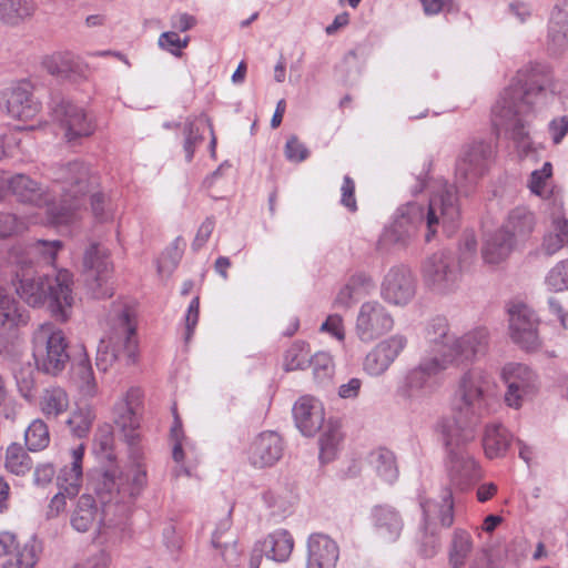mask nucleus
<instances>
[{
    "label": "nucleus",
    "instance_id": "obj_34",
    "mask_svg": "<svg viewBox=\"0 0 568 568\" xmlns=\"http://www.w3.org/2000/svg\"><path fill=\"white\" fill-rule=\"evenodd\" d=\"M39 406L48 419H55L69 409V395L59 386L45 388L40 397Z\"/></svg>",
    "mask_w": 568,
    "mask_h": 568
},
{
    "label": "nucleus",
    "instance_id": "obj_5",
    "mask_svg": "<svg viewBox=\"0 0 568 568\" xmlns=\"http://www.w3.org/2000/svg\"><path fill=\"white\" fill-rule=\"evenodd\" d=\"M51 179L55 205L49 209V220L55 225L68 224L84 196L99 186V176L88 163L74 160L53 168Z\"/></svg>",
    "mask_w": 568,
    "mask_h": 568
},
{
    "label": "nucleus",
    "instance_id": "obj_43",
    "mask_svg": "<svg viewBox=\"0 0 568 568\" xmlns=\"http://www.w3.org/2000/svg\"><path fill=\"white\" fill-rule=\"evenodd\" d=\"M32 467V462L19 444H11L6 454V468L14 475H24Z\"/></svg>",
    "mask_w": 568,
    "mask_h": 568
},
{
    "label": "nucleus",
    "instance_id": "obj_42",
    "mask_svg": "<svg viewBox=\"0 0 568 568\" xmlns=\"http://www.w3.org/2000/svg\"><path fill=\"white\" fill-rule=\"evenodd\" d=\"M94 419L95 415L90 407H80L72 412L67 419V425L73 436L84 438L90 433Z\"/></svg>",
    "mask_w": 568,
    "mask_h": 568
},
{
    "label": "nucleus",
    "instance_id": "obj_39",
    "mask_svg": "<svg viewBox=\"0 0 568 568\" xmlns=\"http://www.w3.org/2000/svg\"><path fill=\"white\" fill-rule=\"evenodd\" d=\"M536 219L532 212L526 207H516L509 215L506 224L501 229H507L513 235V240L528 236L535 229Z\"/></svg>",
    "mask_w": 568,
    "mask_h": 568
},
{
    "label": "nucleus",
    "instance_id": "obj_7",
    "mask_svg": "<svg viewBox=\"0 0 568 568\" xmlns=\"http://www.w3.org/2000/svg\"><path fill=\"white\" fill-rule=\"evenodd\" d=\"M489 334L484 327L476 328L460 337H450L428 347L422 359L437 374L450 366L473 362L488 349Z\"/></svg>",
    "mask_w": 568,
    "mask_h": 568
},
{
    "label": "nucleus",
    "instance_id": "obj_23",
    "mask_svg": "<svg viewBox=\"0 0 568 568\" xmlns=\"http://www.w3.org/2000/svg\"><path fill=\"white\" fill-rule=\"evenodd\" d=\"M283 440L275 432H263L252 442L248 449V460L255 468L275 465L283 455Z\"/></svg>",
    "mask_w": 568,
    "mask_h": 568
},
{
    "label": "nucleus",
    "instance_id": "obj_46",
    "mask_svg": "<svg viewBox=\"0 0 568 568\" xmlns=\"http://www.w3.org/2000/svg\"><path fill=\"white\" fill-rule=\"evenodd\" d=\"M547 51L552 57H560L568 49V29L549 26L547 34Z\"/></svg>",
    "mask_w": 568,
    "mask_h": 568
},
{
    "label": "nucleus",
    "instance_id": "obj_20",
    "mask_svg": "<svg viewBox=\"0 0 568 568\" xmlns=\"http://www.w3.org/2000/svg\"><path fill=\"white\" fill-rule=\"evenodd\" d=\"M407 346L404 335L395 334L377 343L365 356L363 368L371 376L383 375Z\"/></svg>",
    "mask_w": 568,
    "mask_h": 568
},
{
    "label": "nucleus",
    "instance_id": "obj_53",
    "mask_svg": "<svg viewBox=\"0 0 568 568\" xmlns=\"http://www.w3.org/2000/svg\"><path fill=\"white\" fill-rule=\"evenodd\" d=\"M75 375L82 383V392L88 396H93L97 393V384L88 358H83L77 364Z\"/></svg>",
    "mask_w": 568,
    "mask_h": 568
},
{
    "label": "nucleus",
    "instance_id": "obj_6",
    "mask_svg": "<svg viewBox=\"0 0 568 568\" xmlns=\"http://www.w3.org/2000/svg\"><path fill=\"white\" fill-rule=\"evenodd\" d=\"M17 267L19 296L33 307L49 298L52 316L60 322H65L73 303L72 274L68 270H59L53 277L48 274L40 276L30 266Z\"/></svg>",
    "mask_w": 568,
    "mask_h": 568
},
{
    "label": "nucleus",
    "instance_id": "obj_41",
    "mask_svg": "<svg viewBox=\"0 0 568 568\" xmlns=\"http://www.w3.org/2000/svg\"><path fill=\"white\" fill-rule=\"evenodd\" d=\"M43 69L58 78L71 79L72 73L78 71L79 64L74 62L69 53H54L42 60Z\"/></svg>",
    "mask_w": 568,
    "mask_h": 568
},
{
    "label": "nucleus",
    "instance_id": "obj_1",
    "mask_svg": "<svg viewBox=\"0 0 568 568\" xmlns=\"http://www.w3.org/2000/svg\"><path fill=\"white\" fill-rule=\"evenodd\" d=\"M490 375L479 367L465 372L453 396V417L440 428L448 452V474L452 485L464 490L480 478L475 459L463 448L474 440L477 427L489 415Z\"/></svg>",
    "mask_w": 568,
    "mask_h": 568
},
{
    "label": "nucleus",
    "instance_id": "obj_24",
    "mask_svg": "<svg viewBox=\"0 0 568 568\" xmlns=\"http://www.w3.org/2000/svg\"><path fill=\"white\" fill-rule=\"evenodd\" d=\"M339 548L328 535L314 532L307 539L306 568H335Z\"/></svg>",
    "mask_w": 568,
    "mask_h": 568
},
{
    "label": "nucleus",
    "instance_id": "obj_37",
    "mask_svg": "<svg viewBox=\"0 0 568 568\" xmlns=\"http://www.w3.org/2000/svg\"><path fill=\"white\" fill-rule=\"evenodd\" d=\"M34 8L27 0H0V21L17 27L33 14Z\"/></svg>",
    "mask_w": 568,
    "mask_h": 568
},
{
    "label": "nucleus",
    "instance_id": "obj_3",
    "mask_svg": "<svg viewBox=\"0 0 568 568\" xmlns=\"http://www.w3.org/2000/svg\"><path fill=\"white\" fill-rule=\"evenodd\" d=\"M146 485V470L136 465L126 475L116 476L114 470L98 474L92 481V489L99 503L91 494L81 495L70 514L71 527L81 534H104V528L119 521L106 519L112 507H118V516L124 517L131 504Z\"/></svg>",
    "mask_w": 568,
    "mask_h": 568
},
{
    "label": "nucleus",
    "instance_id": "obj_12",
    "mask_svg": "<svg viewBox=\"0 0 568 568\" xmlns=\"http://www.w3.org/2000/svg\"><path fill=\"white\" fill-rule=\"evenodd\" d=\"M83 270L85 284L94 298L111 297L113 286L111 277L113 264L110 261V252L100 243H92L83 255Z\"/></svg>",
    "mask_w": 568,
    "mask_h": 568
},
{
    "label": "nucleus",
    "instance_id": "obj_61",
    "mask_svg": "<svg viewBox=\"0 0 568 568\" xmlns=\"http://www.w3.org/2000/svg\"><path fill=\"white\" fill-rule=\"evenodd\" d=\"M322 332L329 333L338 341H344L345 331L343 324V317L338 314H332L327 316L326 321L321 326Z\"/></svg>",
    "mask_w": 568,
    "mask_h": 568
},
{
    "label": "nucleus",
    "instance_id": "obj_28",
    "mask_svg": "<svg viewBox=\"0 0 568 568\" xmlns=\"http://www.w3.org/2000/svg\"><path fill=\"white\" fill-rule=\"evenodd\" d=\"M372 520L376 532L386 541L397 540L404 527L399 513L388 505L375 506L372 509Z\"/></svg>",
    "mask_w": 568,
    "mask_h": 568
},
{
    "label": "nucleus",
    "instance_id": "obj_44",
    "mask_svg": "<svg viewBox=\"0 0 568 568\" xmlns=\"http://www.w3.org/2000/svg\"><path fill=\"white\" fill-rule=\"evenodd\" d=\"M24 439L29 450L44 449L50 443L47 424L42 419H34L27 428Z\"/></svg>",
    "mask_w": 568,
    "mask_h": 568
},
{
    "label": "nucleus",
    "instance_id": "obj_10",
    "mask_svg": "<svg viewBox=\"0 0 568 568\" xmlns=\"http://www.w3.org/2000/svg\"><path fill=\"white\" fill-rule=\"evenodd\" d=\"M494 158L495 150L487 141L475 140L463 145L455 168L458 191L467 195L489 171Z\"/></svg>",
    "mask_w": 568,
    "mask_h": 568
},
{
    "label": "nucleus",
    "instance_id": "obj_22",
    "mask_svg": "<svg viewBox=\"0 0 568 568\" xmlns=\"http://www.w3.org/2000/svg\"><path fill=\"white\" fill-rule=\"evenodd\" d=\"M8 190L22 203L45 206L48 214L50 206L55 205L51 187H43L38 181L22 173L9 176Z\"/></svg>",
    "mask_w": 568,
    "mask_h": 568
},
{
    "label": "nucleus",
    "instance_id": "obj_29",
    "mask_svg": "<svg viewBox=\"0 0 568 568\" xmlns=\"http://www.w3.org/2000/svg\"><path fill=\"white\" fill-rule=\"evenodd\" d=\"M565 247H568V219L560 212H554L540 250L545 255L552 256Z\"/></svg>",
    "mask_w": 568,
    "mask_h": 568
},
{
    "label": "nucleus",
    "instance_id": "obj_17",
    "mask_svg": "<svg viewBox=\"0 0 568 568\" xmlns=\"http://www.w3.org/2000/svg\"><path fill=\"white\" fill-rule=\"evenodd\" d=\"M0 109L13 119L28 121L40 112L41 103L33 95V85L22 80L0 91Z\"/></svg>",
    "mask_w": 568,
    "mask_h": 568
},
{
    "label": "nucleus",
    "instance_id": "obj_40",
    "mask_svg": "<svg viewBox=\"0 0 568 568\" xmlns=\"http://www.w3.org/2000/svg\"><path fill=\"white\" fill-rule=\"evenodd\" d=\"M28 316L19 308L18 302L0 286V331L26 324Z\"/></svg>",
    "mask_w": 568,
    "mask_h": 568
},
{
    "label": "nucleus",
    "instance_id": "obj_59",
    "mask_svg": "<svg viewBox=\"0 0 568 568\" xmlns=\"http://www.w3.org/2000/svg\"><path fill=\"white\" fill-rule=\"evenodd\" d=\"M214 548L220 550L222 559L227 565H237L242 551L237 548L235 538H227L222 541L221 546Z\"/></svg>",
    "mask_w": 568,
    "mask_h": 568
},
{
    "label": "nucleus",
    "instance_id": "obj_49",
    "mask_svg": "<svg viewBox=\"0 0 568 568\" xmlns=\"http://www.w3.org/2000/svg\"><path fill=\"white\" fill-rule=\"evenodd\" d=\"M545 282L555 292L568 290V258L558 262L551 267Z\"/></svg>",
    "mask_w": 568,
    "mask_h": 568
},
{
    "label": "nucleus",
    "instance_id": "obj_63",
    "mask_svg": "<svg viewBox=\"0 0 568 568\" xmlns=\"http://www.w3.org/2000/svg\"><path fill=\"white\" fill-rule=\"evenodd\" d=\"M358 294L354 291V288L346 283L337 293L334 300V306L337 308L348 310L353 306Z\"/></svg>",
    "mask_w": 568,
    "mask_h": 568
},
{
    "label": "nucleus",
    "instance_id": "obj_14",
    "mask_svg": "<svg viewBox=\"0 0 568 568\" xmlns=\"http://www.w3.org/2000/svg\"><path fill=\"white\" fill-rule=\"evenodd\" d=\"M507 312L511 341L526 352H537L541 347V338L536 313L523 302L509 303Z\"/></svg>",
    "mask_w": 568,
    "mask_h": 568
},
{
    "label": "nucleus",
    "instance_id": "obj_31",
    "mask_svg": "<svg viewBox=\"0 0 568 568\" xmlns=\"http://www.w3.org/2000/svg\"><path fill=\"white\" fill-rule=\"evenodd\" d=\"M515 245L513 235L507 229H499L489 234L481 248V255L486 263L498 264L507 258Z\"/></svg>",
    "mask_w": 568,
    "mask_h": 568
},
{
    "label": "nucleus",
    "instance_id": "obj_30",
    "mask_svg": "<svg viewBox=\"0 0 568 568\" xmlns=\"http://www.w3.org/2000/svg\"><path fill=\"white\" fill-rule=\"evenodd\" d=\"M480 549L481 548L474 554V539L470 532L462 528H456L453 531L448 547L449 568H465L467 562L469 565Z\"/></svg>",
    "mask_w": 568,
    "mask_h": 568
},
{
    "label": "nucleus",
    "instance_id": "obj_16",
    "mask_svg": "<svg viewBox=\"0 0 568 568\" xmlns=\"http://www.w3.org/2000/svg\"><path fill=\"white\" fill-rule=\"evenodd\" d=\"M52 113L64 131L68 143L77 144L95 131L97 125L92 115L84 108L69 100L61 99L52 108Z\"/></svg>",
    "mask_w": 568,
    "mask_h": 568
},
{
    "label": "nucleus",
    "instance_id": "obj_54",
    "mask_svg": "<svg viewBox=\"0 0 568 568\" xmlns=\"http://www.w3.org/2000/svg\"><path fill=\"white\" fill-rule=\"evenodd\" d=\"M477 240L474 234H465L459 244V255L457 256L458 263L464 268H467L476 257Z\"/></svg>",
    "mask_w": 568,
    "mask_h": 568
},
{
    "label": "nucleus",
    "instance_id": "obj_9",
    "mask_svg": "<svg viewBox=\"0 0 568 568\" xmlns=\"http://www.w3.org/2000/svg\"><path fill=\"white\" fill-rule=\"evenodd\" d=\"M32 354L37 368L57 376L70 362L64 333L52 323L38 325L32 334Z\"/></svg>",
    "mask_w": 568,
    "mask_h": 568
},
{
    "label": "nucleus",
    "instance_id": "obj_45",
    "mask_svg": "<svg viewBox=\"0 0 568 568\" xmlns=\"http://www.w3.org/2000/svg\"><path fill=\"white\" fill-rule=\"evenodd\" d=\"M310 357L308 345L304 342H295L285 353L286 371L305 369Z\"/></svg>",
    "mask_w": 568,
    "mask_h": 568
},
{
    "label": "nucleus",
    "instance_id": "obj_25",
    "mask_svg": "<svg viewBox=\"0 0 568 568\" xmlns=\"http://www.w3.org/2000/svg\"><path fill=\"white\" fill-rule=\"evenodd\" d=\"M419 506L427 529L436 523L444 528H449L454 524V498L450 488L443 489L439 500L420 497Z\"/></svg>",
    "mask_w": 568,
    "mask_h": 568
},
{
    "label": "nucleus",
    "instance_id": "obj_50",
    "mask_svg": "<svg viewBox=\"0 0 568 568\" xmlns=\"http://www.w3.org/2000/svg\"><path fill=\"white\" fill-rule=\"evenodd\" d=\"M440 548V538L435 531L434 527L427 529V525H424L422 538L419 540L418 554L423 558L429 559L437 555Z\"/></svg>",
    "mask_w": 568,
    "mask_h": 568
},
{
    "label": "nucleus",
    "instance_id": "obj_64",
    "mask_svg": "<svg viewBox=\"0 0 568 568\" xmlns=\"http://www.w3.org/2000/svg\"><path fill=\"white\" fill-rule=\"evenodd\" d=\"M469 568H499V566L494 561L490 550L483 547L471 559Z\"/></svg>",
    "mask_w": 568,
    "mask_h": 568
},
{
    "label": "nucleus",
    "instance_id": "obj_58",
    "mask_svg": "<svg viewBox=\"0 0 568 568\" xmlns=\"http://www.w3.org/2000/svg\"><path fill=\"white\" fill-rule=\"evenodd\" d=\"M24 227L14 214L9 212H0V237H7L20 232Z\"/></svg>",
    "mask_w": 568,
    "mask_h": 568
},
{
    "label": "nucleus",
    "instance_id": "obj_47",
    "mask_svg": "<svg viewBox=\"0 0 568 568\" xmlns=\"http://www.w3.org/2000/svg\"><path fill=\"white\" fill-rule=\"evenodd\" d=\"M307 366L313 368L314 377L320 383L329 379L334 372L332 357L325 352H318L310 357Z\"/></svg>",
    "mask_w": 568,
    "mask_h": 568
},
{
    "label": "nucleus",
    "instance_id": "obj_55",
    "mask_svg": "<svg viewBox=\"0 0 568 568\" xmlns=\"http://www.w3.org/2000/svg\"><path fill=\"white\" fill-rule=\"evenodd\" d=\"M284 153L288 161L295 163L305 161L310 155L308 149L298 140L296 135H291L287 139Z\"/></svg>",
    "mask_w": 568,
    "mask_h": 568
},
{
    "label": "nucleus",
    "instance_id": "obj_38",
    "mask_svg": "<svg viewBox=\"0 0 568 568\" xmlns=\"http://www.w3.org/2000/svg\"><path fill=\"white\" fill-rule=\"evenodd\" d=\"M41 546L36 539H30L22 546L18 544L3 568H34L39 560Z\"/></svg>",
    "mask_w": 568,
    "mask_h": 568
},
{
    "label": "nucleus",
    "instance_id": "obj_60",
    "mask_svg": "<svg viewBox=\"0 0 568 568\" xmlns=\"http://www.w3.org/2000/svg\"><path fill=\"white\" fill-rule=\"evenodd\" d=\"M199 313H200V297L195 296L189 307L187 312L185 314V342H189L194 333V328L199 322Z\"/></svg>",
    "mask_w": 568,
    "mask_h": 568
},
{
    "label": "nucleus",
    "instance_id": "obj_56",
    "mask_svg": "<svg viewBox=\"0 0 568 568\" xmlns=\"http://www.w3.org/2000/svg\"><path fill=\"white\" fill-rule=\"evenodd\" d=\"M184 151L185 159L190 162L193 159L195 146L202 141V135L200 133V129L195 122L190 121L184 126Z\"/></svg>",
    "mask_w": 568,
    "mask_h": 568
},
{
    "label": "nucleus",
    "instance_id": "obj_13",
    "mask_svg": "<svg viewBox=\"0 0 568 568\" xmlns=\"http://www.w3.org/2000/svg\"><path fill=\"white\" fill-rule=\"evenodd\" d=\"M438 374L423 359L404 376L396 388V395L404 406L412 410L418 409L437 389Z\"/></svg>",
    "mask_w": 568,
    "mask_h": 568
},
{
    "label": "nucleus",
    "instance_id": "obj_19",
    "mask_svg": "<svg viewBox=\"0 0 568 568\" xmlns=\"http://www.w3.org/2000/svg\"><path fill=\"white\" fill-rule=\"evenodd\" d=\"M62 247L59 240H37L30 244L17 243L8 252V262L16 266L52 265Z\"/></svg>",
    "mask_w": 568,
    "mask_h": 568
},
{
    "label": "nucleus",
    "instance_id": "obj_8",
    "mask_svg": "<svg viewBox=\"0 0 568 568\" xmlns=\"http://www.w3.org/2000/svg\"><path fill=\"white\" fill-rule=\"evenodd\" d=\"M138 339L135 327L128 311L119 316L118 327L106 339H101L97 351L95 365L99 371L108 372L114 365L119 368L135 364Z\"/></svg>",
    "mask_w": 568,
    "mask_h": 568
},
{
    "label": "nucleus",
    "instance_id": "obj_27",
    "mask_svg": "<svg viewBox=\"0 0 568 568\" xmlns=\"http://www.w3.org/2000/svg\"><path fill=\"white\" fill-rule=\"evenodd\" d=\"M83 456L84 445L80 444L71 450L70 463L63 466L57 476L59 489L64 490L68 495V498L78 496L81 489L83 481Z\"/></svg>",
    "mask_w": 568,
    "mask_h": 568
},
{
    "label": "nucleus",
    "instance_id": "obj_33",
    "mask_svg": "<svg viewBox=\"0 0 568 568\" xmlns=\"http://www.w3.org/2000/svg\"><path fill=\"white\" fill-rule=\"evenodd\" d=\"M114 424L121 429L125 443L129 445L132 455L138 457L139 452L135 445L139 440V417L135 409L128 404H115L114 406Z\"/></svg>",
    "mask_w": 568,
    "mask_h": 568
},
{
    "label": "nucleus",
    "instance_id": "obj_57",
    "mask_svg": "<svg viewBox=\"0 0 568 568\" xmlns=\"http://www.w3.org/2000/svg\"><path fill=\"white\" fill-rule=\"evenodd\" d=\"M341 204L346 207L349 212L357 211V203L355 197V182L354 180L345 175L341 187Z\"/></svg>",
    "mask_w": 568,
    "mask_h": 568
},
{
    "label": "nucleus",
    "instance_id": "obj_36",
    "mask_svg": "<svg viewBox=\"0 0 568 568\" xmlns=\"http://www.w3.org/2000/svg\"><path fill=\"white\" fill-rule=\"evenodd\" d=\"M369 464L386 483L393 484L398 478V466L394 453L387 448H377L369 455Z\"/></svg>",
    "mask_w": 568,
    "mask_h": 568
},
{
    "label": "nucleus",
    "instance_id": "obj_2",
    "mask_svg": "<svg viewBox=\"0 0 568 568\" xmlns=\"http://www.w3.org/2000/svg\"><path fill=\"white\" fill-rule=\"evenodd\" d=\"M559 92L551 68L546 63L530 62L516 74L493 106V123L513 140L525 155L531 150L530 123L536 105L548 94Z\"/></svg>",
    "mask_w": 568,
    "mask_h": 568
},
{
    "label": "nucleus",
    "instance_id": "obj_15",
    "mask_svg": "<svg viewBox=\"0 0 568 568\" xmlns=\"http://www.w3.org/2000/svg\"><path fill=\"white\" fill-rule=\"evenodd\" d=\"M501 378L507 385L505 403L515 409H519L539 389L537 374L526 364L507 363L501 369Z\"/></svg>",
    "mask_w": 568,
    "mask_h": 568
},
{
    "label": "nucleus",
    "instance_id": "obj_52",
    "mask_svg": "<svg viewBox=\"0 0 568 568\" xmlns=\"http://www.w3.org/2000/svg\"><path fill=\"white\" fill-rule=\"evenodd\" d=\"M90 205L92 214L98 221L105 222L112 217L111 202L104 193L92 191Z\"/></svg>",
    "mask_w": 568,
    "mask_h": 568
},
{
    "label": "nucleus",
    "instance_id": "obj_62",
    "mask_svg": "<svg viewBox=\"0 0 568 568\" xmlns=\"http://www.w3.org/2000/svg\"><path fill=\"white\" fill-rule=\"evenodd\" d=\"M548 131L555 144H559L568 133V115L552 119L549 122Z\"/></svg>",
    "mask_w": 568,
    "mask_h": 568
},
{
    "label": "nucleus",
    "instance_id": "obj_26",
    "mask_svg": "<svg viewBox=\"0 0 568 568\" xmlns=\"http://www.w3.org/2000/svg\"><path fill=\"white\" fill-rule=\"evenodd\" d=\"M296 427L304 436H314L323 426L324 410L312 396H302L293 406Z\"/></svg>",
    "mask_w": 568,
    "mask_h": 568
},
{
    "label": "nucleus",
    "instance_id": "obj_21",
    "mask_svg": "<svg viewBox=\"0 0 568 568\" xmlns=\"http://www.w3.org/2000/svg\"><path fill=\"white\" fill-rule=\"evenodd\" d=\"M383 298L394 305H407L416 294V280L406 266L392 267L384 277Z\"/></svg>",
    "mask_w": 568,
    "mask_h": 568
},
{
    "label": "nucleus",
    "instance_id": "obj_48",
    "mask_svg": "<svg viewBox=\"0 0 568 568\" xmlns=\"http://www.w3.org/2000/svg\"><path fill=\"white\" fill-rule=\"evenodd\" d=\"M342 434L337 426H329L328 429L320 438L321 454L320 458L323 462H329L337 449Z\"/></svg>",
    "mask_w": 568,
    "mask_h": 568
},
{
    "label": "nucleus",
    "instance_id": "obj_35",
    "mask_svg": "<svg viewBox=\"0 0 568 568\" xmlns=\"http://www.w3.org/2000/svg\"><path fill=\"white\" fill-rule=\"evenodd\" d=\"M510 444V435L506 428L499 424L486 426L483 437V447L488 458L503 456Z\"/></svg>",
    "mask_w": 568,
    "mask_h": 568
},
{
    "label": "nucleus",
    "instance_id": "obj_32",
    "mask_svg": "<svg viewBox=\"0 0 568 568\" xmlns=\"http://www.w3.org/2000/svg\"><path fill=\"white\" fill-rule=\"evenodd\" d=\"M294 548V539L285 529H278L270 534L261 542L260 552L271 560L285 562Z\"/></svg>",
    "mask_w": 568,
    "mask_h": 568
},
{
    "label": "nucleus",
    "instance_id": "obj_11",
    "mask_svg": "<svg viewBox=\"0 0 568 568\" xmlns=\"http://www.w3.org/2000/svg\"><path fill=\"white\" fill-rule=\"evenodd\" d=\"M464 270L455 253L449 250L433 253L422 266L425 285L438 295L455 293L459 288Z\"/></svg>",
    "mask_w": 568,
    "mask_h": 568
},
{
    "label": "nucleus",
    "instance_id": "obj_18",
    "mask_svg": "<svg viewBox=\"0 0 568 568\" xmlns=\"http://www.w3.org/2000/svg\"><path fill=\"white\" fill-rule=\"evenodd\" d=\"M394 327V318L378 301H368L361 305L355 324L359 341L371 343L385 335Z\"/></svg>",
    "mask_w": 568,
    "mask_h": 568
},
{
    "label": "nucleus",
    "instance_id": "obj_4",
    "mask_svg": "<svg viewBox=\"0 0 568 568\" xmlns=\"http://www.w3.org/2000/svg\"><path fill=\"white\" fill-rule=\"evenodd\" d=\"M460 216L455 186L445 184L434 194L427 206L408 202L397 209L394 222L385 231L387 242L400 247L407 246L416 236L418 227L426 224L425 241L430 242L438 225L453 229Z\"/></svg>",
    "mask_w": 568,
    "mask_h": 568
},
{
    "label": "nucleus",
    "instance_id": "obj_51",
    "mask_svg": "<svg viewBox=\"0 0 568 568\" xmlns=\"http://www.w3.org/2000/svg\"><path fill=\"white\" fill-rule=\"evenodd\" d=\"M453 336L454 335L449 334L448 323L444 317H435L430 320L426 326L425 337L428 343V347Z\"/></svg>",
    "mask_w": 568,
    "mask_h": 568
}]
</instances>
